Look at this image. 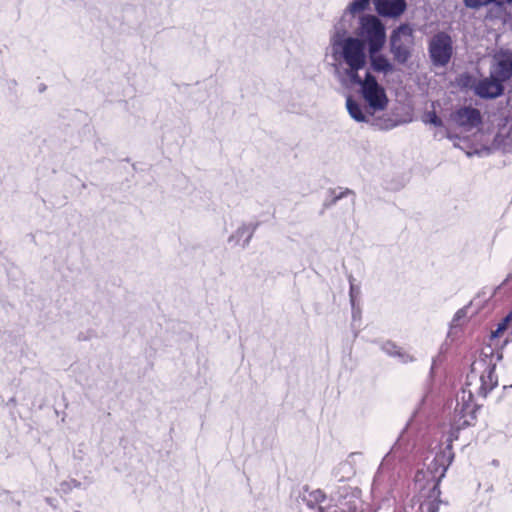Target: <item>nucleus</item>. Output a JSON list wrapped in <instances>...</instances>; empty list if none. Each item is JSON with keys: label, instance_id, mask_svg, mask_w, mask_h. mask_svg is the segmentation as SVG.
Here are the masks:
<instances>
[{"label": "nucleus", "instance_id": "nucleus-1", "mask_svg": "<svg viewBox=\"0 0 512 512\" xmlns=\"http://www.w3.org/2000/svg\"><path fill=\"white\" fill-rule=\"evenodd\" d=\"M356 36L348 34L347 27L341 23L334 25L330 35L327 55L333 62L331 66L367 65V51L384 48L387 41L386 26L374 14H362L359 17Z\"/></svg>", "mask_w": 512, "mask_h": 512}, {"label": "nucleus", "instance_id": "nucleus-2", "mask_svg": "<svg viewBox=\"0 0 512 512\" xmlns=\"http://www.w3.org/2000/svg\"><path fill=\"white\" fill-rule=\"evenodd\" d=\"M453 458L452 445L448 444L435 454L425 469L416 472L415 483L419 484L421 488L419 494L412 501L419 504L418 512H438L440 504L447 505V502L440 498L439 485Z\"/></svg>", "mask_w": 512, "mask_h": 512}, {"label": "nucleus", "instance_id": "nucleus-3", "mask_svg": "<svg viewBox=\"0 0 512 512\" xmlns=\"http://www.w3.org/2000/svg\"><path fill=\"white\" fill-rule=\"evenodd\" d=\"M333 75L338 82L345 88L359 86L360 94L364 99L367 112L373 116L376 112L384 111L389 103L385 88L378 82L376 76L366 71L364 78H361L359 71L366 66L340 65L331 66Z\"/></svg>", "mask_w": 512, "mask_h": 512}, {"label": "nucleus", "instance_id": "nucleus-4", "mask_svg": "<svg viewBox=\"0 0 512 512\" xmlns=\"http://www.w3.org/2000/svg\"><path fill=\"white\" fill-rule=\"evenodd\" d=\"M502 358V352L495 350L492 345L483 347L479 357L475 359L470 366V371L466 377V386L471 385V382L476 380L479 374L480 386L477 390V394L484 398L487 397L498 385V376L495 373V369L497 363L501 361Z\"/></svg>", "mask_w": 512, "mask_h": 512}, {"label": "nucleus", "instance_id": "nucleus-5", "mask_svg": "<svg viewBox=\"0 0 512 512\" xmlns=\"http://www.w3.org/2000/svg\"><path fill=\"white\" fill-rule=\"evenodd\" d=\"M414 46L413 29L408 23H401L389 36V51L395 63L406 65L412 57Z\"/></svg>", "mask_w": 512, "mask_h": 512}, {"label": "nucleus", "instance_id": "nucleus-6", "mask_svg": "<svg viewBox=\"0 0 512 512\" xmlns=\"http://www.w3.org/2000/svg\"><path fill=\"white\" fill-rule=\"evenodd\" d=\"M509 79L505 73L501 72V66L497 60L492 61L489 76L481 79L473 86L475 95L481 99L491 100L504 95V83Z\"/></svg>", "mask_w": 512, "mask_h": 512}, {"label": "nucleus", "instance_id": "nucleus-7", "mask_svg": "<svg viewBox=\"0 0 512 512\" xmlns=\"http://www.w3.org/2000/svg\"><path fill=\"white\" fill-rule=\"evenodd\" d=\"M479 409L480 405L474 402L473 393L470 390L462 389L461 395L457 396V403L453 414V427L460 431L474 426Z\"/></svg>", "mask_w": 512, "mask_h": 512}, {"label": "nucleus", "instance_id": "nucleus-8", "mask_svg": "<svg viewBox=\"0 0 512 512\" xmlns=\"http://www.w3.org/2000/svg\"><path fill=\"white\" fill-rule=\"evenodd\" d=\"M428 52L434 66H446L453 54L451 36L444 31L436 33L429 41Z\"/></svg>", "mask_w": 512, "mask_h": 512}, {"label": "nucleus", "instance_id": "nucleus-9", "mask_svg": "<svg viewBox=\"0 0 512 512\" xmlns=\"http://www.w3.org/2000/svg\"><path fill=\"white\" fill-rule=\"evenodd\" d=\"M376 16L396 19L407 9L406 0H373Z\"/></svg>", "mask_w": 512, "mask_h": 512}, {"label": "nucleus", "instance_id": "nucleus-10", "mask_svg": "<svg viewBox=\"0 0 512 512\" xmlns=\"http://www.w3.org/2000/svg\"><path fill=\"white\" fill-rule=\"evenodd\" d=\"M382 50L383 48H377L366 52L369 63L368 71L388 75L395 71V65L381 53Z\"/></svg>", "mask_w": 512, "mask_h": 512}, {"label": "nucleus", "instance_id": "nucleus-11", "mask_svg": "<svg viewBox=\"0 0 512 512\" xmlns=\"http://www.w3.org/2000/svg\"><path fill=\"white\" fill-rule=\"evenodd\" d=\"M453 121L461 127L475 128L482 124V116L477 108L463 106L452 115Z\"/></svg>", "mask_w": 512, "mask_h": 512}, {"label": "nucleus", "instance_id": "nucleus-12", "mask_svg": "<svg viewBox=\"0 0 512 512\" xmlns=\"http://www.w3.org/2000/svg\"><path fill=\"white\" fill-rule=\"evenodd\" d=\"M260 222L242 223L229 237L228 243L233 246H241L243 249L248 247L255 231L260 226Z\"/></svg>", "mask_w": 512, "mask_h": 512}, {"label": "nucleus", "instance_id": "nucleus-13", "mask_svg": "<svg viewBox=\"0 0 512 512\" xmlns=\"http://www.w3.org/2000/svg\"><path fill=\"white\" fill-rule=\"evenodd\" d=\"M347 196H352V204L354 205V203H355V192L353 190H351L349 188H345V189H342V188H338V189L330 188V189H328L327 195H326L325 200H324V202L322 204V209L320 211V215H323L325 210L331 208L340 199H342L344 197H347Z\"/></svg>", "mask_w": 512, "mask_h": 512}, {"label": "nucleus", "instance_id": "nucleus-14", "mask_svg": "<svg viewBox=\"0 0 512 512\" xmlns=\"http://www.w3.org/2000/svg\"><path fill=\"white\" fill-rule=\"evenodd\" d=\"M407 122L408 121L405 119L393 118L389 114H383L380 116H375L374 114L373 116H370L368 124L378 130L389 131Z\"/></svg>", "mask_w": 512, "mask_h": 512}, {"label": "nucleus", "instance_id": "nucleus-15", "mask_svg": "<svg viewBox=\"0 0 512 512\" xmlns=\"http://www.w3.org/2000/svg\"><path fill=\"white\" fill-rule=\"evenodd\" d=\"M346 108L350 117L356 122L368 123L370 121L371 115L367 112V106L363 108L352 96L347 97Z\"/></svg>", "mask_w": 512, "mask_h": 512}, {"label": "nucleus", "instance_id": "nucleus-16", "mask_svg": "<svg viewBox=\"0 0 512 512\" xmlns=\"http://www.w3.org/2000/svg\"><path fill=\"white\" fill-rule=\"evenodd\" d=\"M494 60H497L501 66V72L505 73L510 80L512 77V52L510 50H500L494 55Z\"/></svg>", "mask_w": 512, "mask_h": 512}, {"label": "nucleus", "instance_id": "nucleus-17", "mask_svg": "<svg viewBox=\"0 0 512 512\" xmlns=\"http://www.w3.org/2000/svg\"><path fill=\"white\" fill-rule=\"evenodd\" d=\"M382 350L389 356L397 357L402 363H407L413 360L409 354L402 351L401 348L392 341H386L382 345Z\"/></svg>", "mask_w": 512, "mask_h": 512}, {"label": "nucleus", "instance_id": "nucleus-18", "mask_svg": "<svg viewBox=\"0 0 512 512\" xmlns=\"http://www.w3.org/2000/svg\"><path fill=\"white\" fill-rule=\"evenodd\" d=\"M370 2L371 0H353L345 9L339 23L342 24L347 14H356L367 10L369 8Z\"/></svg>", "mask_w": 512, "mask_h": 512}, {"label": "nucleus", "instance_id": "nucleus-19", "mask_svg": "<svg viewBox=\"0 0 512 512\" xmlns=\"http://www.w3.org/2000/svg\"><path fill=\"white\" fill-rule=\"evenodd\" d=\"M464 6L468 9L479 10L482 7L494 5L499 9H503L502 0H463Z\"/></svg>", "mask_w": 512, "mask_h": 512}, {"label": "nucleus", "instance_id": "nucleus-20", "mask_svg": "<svg viewBox=\"0 0 512 512\" xmlns=\"http://www.w3.org/2000/svg\"><path fill=\"white\" fill-rule=\"evenodd\" d=\"M508 328L511 329L510 335L512 336V310L501 319V321L497 324L496 330L491 332V340L498 338L499 335L506 331Z\"/></svg>", "mask_w": 512, "mask_h": 512}, {"label": "nucleus", "instance_id": "nucleus-21", "mask_svg": "<svg viewBox=\"0 0 512 512\" xmlns=\"http://www.w3.org/2000/svg\"><path fill=\"white\" fill-rule=\"evenodd\" d=\"M348 281L350 284V289H349L350 304H351V306H354V303H359V301H360L361 289H360V286H358L354 283V277L352 275H350L348 277Z\"/></svg>", "mask_w": 512, "mask_h": 512}, {"label": "nucleus", "instance_id": "nucleus-22", "mask_svg": "<svg viewBox=\"0 0 512 512\" xmlns=\"http://www.w3.org/2000/svg\"><path fill=\"white\" fill-rule=\"evenodd\" d=\"M424 123H429L435 127H442L444 125L442 119L437 115L435 110L428 111L423 118Z\"/></svg>", "mask_w": 512, "mask_h": 512}, {"label": "nucleus", "instance_id": "nucleus-23", "mask_svg": "<svg viewBox=\"0 0 512 512\" xmlns=\"http://www.w3.org/2000/svg\"><path fill=\"white\" fill-rule=\"evenodd\" d=\"M81 482L76 479H71L69 481H62L59 485V490L64 493H70L74 488H80Z\"/></svg>", "mask_w": 512, "mask_h": 512}, {"label": "nucleus", "instance_id": "nucleus-24", "mask_svg": "<svg viewBox=\"0 0 512 512\" xmlns=\"http://www.w3.org/2000/svg\"><path fill=\"white\" fill-rule=\"evenodd\" d=\"M474 82V78L468 72H464L459 76L458 84L463 88L472 87V83Z\"/></svg>", "mask_w": 512, "mask_h": 512}, {"label": "nucleus", "instance_id": "nucleus-25", "mask_svg": "<svg viewBox=\"0 0 512 512\" xmlns=\"http://www.w3.org/2000/svg\"><path fill=\"white\" fill-rule=\"evenodd\" d=\"M351 311L353 321L361 319V307L359 303H354V306H351Z\"/></svg>", "mask_w": 512, "mask_h": 512}, {"label": "nucleus", "instance_id": "nucleus-26", "mask_svg": "<svg viewBox=\"0 0 512 512\" xmlns=\"http://www.w3.org/2000/svg\"><path fill=\"white\" fill-rule=\"evenodd\" d=\"M466 314H467V308L466 307L459 309L455 313V315L453 317V322L455 323V322L460 321L462 318H465Z\"/></svg>", "mask_w": 512, "mask_h": 512}, {"label": "nucleus", "instance_id": "nucleus-27", "mask_svg": "<svg viewBox=\"0 0 512 512\" xmlns=\"http://www.w3.org/2000/svg\"><path fill=\"white\" fill-rule=\"evenodd\" d=\"M451 426H453V423L451 424ZM458 433H459V431H457L454 427H452V431H451L450 437H449V442H452L453 439H457ZM449 444L451 445V443H449Z\"/></svg>", "mask_w": 512, "mask_h": 512}, {"label": "nucleus", "instance_id": "nucleus-28", "mask_svg": "<svg viewBox=\"0 0 512 512\" xmlns=\"http://www.w3.org/2000/svg\"><path fill=\"white\" fill-rule=\"evenodd\" d=\"M45 502L50 505L52 508L56 509L57 508V505L55 504L56 500L54 498H51V497H46L45 498Z\"/></svg>", "mask_w": 512, "mask_h": 512}, {"label": "nucleus", "instance_id": "nucleus-29", "mask_svg": "<svg viewBox=\"0 0 512 512\" xmlns=\"http://www.w3.org/2000/svg\"><path fill=\"white\" fill-rule=\"evenodd\" d=\"M389 454H390V452H389V453H387V454H386V456L384 457V459H383V461H382V463H381V465H380V467H379V469H378V471H377V473H376V475H375V477H374V483H375V482H376V480H377V477H378V474H379L380 470H381V469L383 468V466H384V462H385V461H387V458L389 457Z\"/></svg>", "mask_w": 512, "mask_h": 512}, {"label": "nucleus", "instance_id": "nucleus-30", "mask_svg": "<svg viewBox=\"0 0 512 512\" xmlns=\"http://www.w3.org/2000/svg\"><path fill=\"white\" fill-rule=\"evenodd\" d=\"M502 2H503V7L505 6V4L512 5V0H502Z\"/></svg>", "mask_w": 512, "mask_h": 512}, {"label": "nucleus", "instance_id": "nucleus-31", "mask_svg": "<svg viewBox=\"0 0 512 512\" xmlns=\"http://www.w3.org/2000/svg\"><path fill=\"white\" fill-rule=\"evenodd\" d=\"M45 89H46V86H45L44 84H42V85L39 87V91H40V92L45 91Z\"/></svg>", "mask_w": 512, "mask_h": 512}, {"label": "nucleus", "instance_id": "nucleus-32", "mask_svg": "<svg viewBox=\"0 0 512 512\" xmlns=\"http://www.w3.org/2000/svg\"><path fill=\"white\" fill-rule=\"evenodd\" d=\"M16 85H17V82H16L15 80H11V81H10V87H11V86H16Z\"/></svg>", "mask_w": 512, "mask_h": 512}, {"label": "nucleus", "instance_id": "nucleus-33", "mask_svg": "<svg viewBox=\"0 0 512 512\" xmlns=\"http://www.w3.org/2000/svg\"><path fill=\"white\" fill-rule=\"evenodd\" d=\"M492 464H493L494 466H498L499 462H498L497 460H493V461H492Z\"/></svg>", "mask_w": 512, "mask_h": 512}, {"label": "nucleus", "instance_id": "nucleus-34", "mask_svg": "<svg viewBox=\"0 0 512 512\" xmlns=\"http://www.w3.org/2000/svg\"><path fill=\"white\" fill-rule=\"evenodd\" d=\"M9 402H11V403H16V399L13 397V398H11V399L9 400Z\"/></svg>", "mask_w": 512, "mask_h": 512}, {"label": "nucleus", "instance_id": "nucleus-35", "mask_svg": "<svg viewBox=\"0 0 512 512\" xmlns=\"http://www.w3.org/2000/svg\"><path fill=\"white\" fill-rule=\"evenodd\" d=\"M75 512H81V511H79V510H76Z\"/></svg>", "mask_w": 512, "mask_h": 512}]
</instances>
